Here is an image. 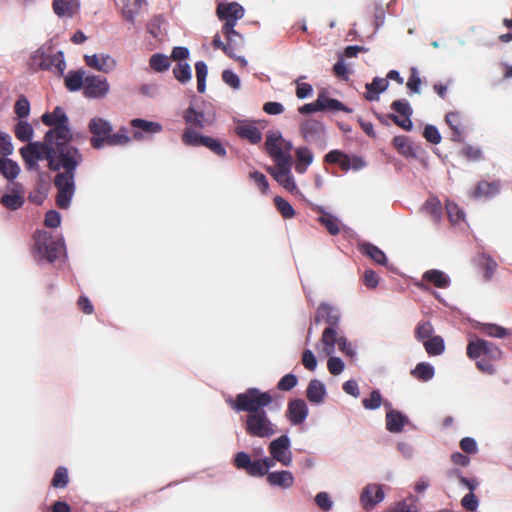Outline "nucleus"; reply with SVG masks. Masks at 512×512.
I'll return each instance as SVG.
<instances>
[{
  "mask_svg": "<svg viewBox=\"0 0 512 512\" xmlns=\"http://www.w3.org/2000/svg\"><path fill=\"white\" fill-rule=\"evenodd\" d=\"M46 140L49 141L48 168L58 172L54 177V186L57 189L56 204L60 209H67L75 194L76 169L83 162V155L71 144L72 140Z\"/></svg>",
  "mask_w": 512,
  "mask_h": 512,
  "instance_id": "f257e3e1",
  "label": "nucleus"
},
{
  "mask_svg": "<svg viewBox=\"0 0 512 512\" xmlns=\"http://www.w3.org/2000/svg\"><path fill=\"white\" fill-rule=\"evenodd\" d=\"M273 397L269 392H263L258 388H248L243 393L236 395L234 399L227 400L229 406L236 412L254 414L264 411L269 406Z\"/></svg>",
  "mask_w": 512,
  "mask_h": 512,
  "instance_id": "f03ea898",
  "label": "nucleus"
},
{
  "mask_svg": "<svg viewBox=\"0 0 512 512\" xmlns=\"http://www.w3.org/2000/svg\"><path fill=\"white\" fill-rule=\"evenodd\" d=\"M63 248L59 240L53 239L46 231H36L34 234L33 255L37 261L46 260L53 263Z\"/></svg>",
  "mask_w": 512,
  "mask_h": 512,
  "instance_id": "7ed1b4c3",
  "label": "nucleus"
},
{
  "mask_svg": "<svg viewBox=\"0 0 512 512\" xmlns=\"http://www.w3.org/2000/svg\"><path fill=\"white\" fill-rule=\"evenodd\" d=\"M41 120L45 125L53 126V128L46 132L45 139L72 140L68 117L61 107L57 106L51 113H44Z\"/></svg>",
  "mask_w": 512,
  "mask_h": 512,
  "instance_id": "20e7f679",
  "label": "nucleus"
},
{
  "mask_svg": "<svg viewBox=\"0 0 512 512\" xmlns=\"http://www.w3.org/2000/svg\"><path fill=\"white\" fill-rule=\"evenodd\" d=\"M244 428L248 435L258 438H270L277 432L276 425L264 410L259 413L247 414Z\"/></svg>",
  "mask_w": 512,
  "mask_h": 512,
  "instance_id": "39448f33",
  "label": "nucleus"
},
{
  "mask_svg": "<svg viewBox=\"0 0 512 512\" xmlns=\"http://www.w3.org/2000/svg\"><path fill=\"white\" fill-rule=\"evenodd\" d=\"M291 149V142L285 140L279 132H271L267 134L265 150L276 164L291 161Z\"/></svg>",
  "mask_w": 512,
  "mask_h": 512,
  "instance_id": "423d86ee",
  "label": "nucleus"
},
{
  "mask_svg": "<svg viewBox=\"0 0 512 512\" xmlns=\"http://www.w3.org/2000/svg\"><path fill=\"white\" fill-rule=\"evenodd\" d=\"M466 353L470 359L484 357L489 360L498 361L503 356L502 350L496 344L481 338L470 341L467 345Z\"/></svg>",
  "mask_w": 512,
  "mask_h": 512,
  "instance_id": "0eeeda50",
  "label": "nucleus"
},
{
  "mask_svg": "<svg viewBox=\"0 0 512 512\" xmlns=\"http://www.w3.org/2000/svg\"><path fill=\"white\" fill-rule=\"evenodd\" d=\"M88 131L91 134L90 144L92 148L101 149L107 144L113 126L104 118L94 117L88 123Z\"/></svg>",
  "mask_w": 512,
  "mask_h": 512,
  "instance_id": "6e6552de",
  "label": "nucleus"
},
{
  "mask_svg": "<svg viewBox=\"0 0 512 512\" xmlns=\"http://www.w3.org/2000/svg\"><path fill=\"white\" fill-rule=\"evenodd\" d=\"M217 16L221 21H224L222 33H232V28L237 24V21L244 16L243 7L236 3H220L217 6Z\"/></svg>",
  "mask_w": 512,
  "mask_h": 512,
  "instance_id": "1a4fd4ad",
  "label": "nucleus"
},
{
  "mask_svg": "<svg viewBox=\"0 0 512 512\" xmlns=\"http://www.w3.org/2000/svg\"><path fill=\"white\" fill-rule=\"evenodd\" d=\"M49 141L30 142L20 149V154L28 169L37 166L39 160H48Z\"/></svg>",
  "mask_w": 512,
  "mask_h": 512,
  "instance_id": "9d476101",
  "label": "nucleus"
},
{
  "mask_svg": "<svg viewBox=\"0 0 512 512\" xmlns=\"http://www.w3.org/2000/svg\"><path fill=\"white\" fill-rule=\"evenodd\" d=\"M324 161L328 164H338L344 172L350 169L358 171L365 166V162L361 157L356 155L350 157L341 150H331L325 155Z\"/></svg>",
  "mask_w": 512,
  "mask_h": 512,
  "instance_id": "9b49d317",
  "label": "nucleus"
},
{
  "mask_svg": "<svg viewBox=\"0 0 512 512\" xmlns=\"http://www.w3.org/2000/svg\"><path fill=\"white\" fill-rule=\"evenodd\" d=\"M110 92V84L108 80L100 75L86 76L83 95L90 99H103Z\"/></svg>",
  "mask_w": 512,
  "mask_h": 512,
  "instance_id": "f8f14e48",
  "label": "nucleus"
},
{
  "mask_svg": "<svg viewBox=\"0 0 512 512\" xmlns=\"http://www.w3.org/2000/svg\"><path fill=\"white\" fill-rule=\"evenodd\" d=\"M391 109L398 113L399 116L395 114H389L387 117L405 131H411L413 128V123L411 120L413 111L408 101L405 99L395 100L391 104Z\"/></svg>",
  "mask_w": 512,
  "mask_h": 512,
  "instance_id": "ddd939ff",
  "label": "nucleus"
},
{
  "mask_svg": "<svg viewBox=\"0 0 512 512\" xmlns=\"http://www.w3.org/2000/svg\"><path fill=\"white\" fill-rule=\"evenodd\" d=\"M291 441L287 435H281L269 444V453L272 458L283 466H290L292 463Z\"/></svg>",
  "mask_w": 512,
  "mask_h": 512,
  "instance_id": "4468645a",
  "label": "nucleus"
},
{
  "mask_svg": "<svg viewBox=\"0 0 512 512\" xmlns=\"http://www.w3.org/2000/svg\"><path fill=\"white\" fill-rule=\"evenodd\" d=\"M290 166H291V161H285V162L276 164V166L274 168H268V172L287 191H289L291 193H298L299 190L295 183L294 177L291 174Z\"/></svg>",
  "mask_w": 512,
  "mask_h": 512,
  "instance_id": "2eb2a0df",
  "label": "nucleus"
},
{
  "mask_svg": "<svg viewBox=\"0 0 512 512\" xmlns=\"http://www.w3.org/2000/svg\"><path fill=\"white\" fill-rule=\"evenodd\" d=\"M315 324L325 323L327 327L339 328L341 322L340 310L327 302H322L316 309Z\"/></svg>",
  "mask_w": 512,
  "mask_h": 512,
  "instance_id": "dca6fc26",
  "label": "nucleus"
},
{
  "mask_svg": "<svg viewBox=\"0 0 512 512\" xmlns=\"http://www.w3.org/2000/svg\"><path fill=\"white\" fill-rule=\"evenodd\" d=\"M384 491L379 484H368L361 493V503L365 510H372L378 503L383 501Z\"/></svg>",
  "mask_w": 512,
  "mask_h": 512,
  "instance_id": "f3484780",
  "label": "nucleus"
},
{
  "mask_svg": "<svg viewBox=\"0 0 512 512\" xmlns=\"http://www.w3.org/2000/svg\"><path fill=\"white\" fill-rule=\"evenodd\" d=\"M301 135L307 142H317L325 135V128L322 122L315 119L305 120L300 127Z\"/></svg>",
  "mask_w": 512,
  "mask_h": 512,
  "instance_id": "a211bd4d",
  "label": "nucleus"
},
{
  "mask_svg": "<svg viewBox=\"0 0 512 512\" xmlns=\"http://www.w3.org/2000/svg\"><path fill=\"white\" fill-rule=\"evenodd\" d=\"M130 126L139 130L133 132V139L140 141L144 138V134H157L163 128L158 122L148 121L141 118H135L130 121Z\"/></svg>",
  "mask_w": 512,
  "mask_h": 512,
  "instance_id": "6ab92c4d",
  "label": "nucleus"
},
{
  "mask_svg": "<svg viewBox=\"0 0 512 512\" xmlns=\"http://www.w3.org/2000/svg\"><path fill=\"white\" fill-rule=\"evenodd\" d=\"M308 415V408L304 400L294 399L288 403L286 417L292 425L302 424Z\"/></svg>",
  "mask_w": 512,
  "mask_h": 512,
  "instance_id": "aec40b11",
  "label": "nucleus"
},
{
  "mask_svg": "<svg viewBox=\"0 0 512 512\" xmlns=\"http://www.w3.org/2000/svg\"><path fill=\"white\" fill-rule=\"evenodd\" d=\"M84 60L87 66L103 73H109L116 67V60L107 54L85 55Z\"/></svg>",
  "mask_w": 512,
  "mask_h": 512,
  "instance_id": "412c9836",
  "label": "nucleus"
},
{
  "mask_svg": "<svg viewBox=\"0 0 512 512\" xmlns=\"http://www.w3.org/2000/svg\"><path fill=\"white\" fill-rule=\"evenodd\" d=\"M25 202L24 192L20 184L15 183L12 193L3 194L0 203L6 209L15 211L20 209Z\"/></svg>",
  "mask_w": 512,
  "mask_h": 512,
  "instance_id": "4be33fe9",
  "label": "nucleus"
},
{
  "mask_svg": "<svg viewBox=\"0 0 512 512\" xmlns=\"http://www.w3.org/2000/svg\"><path fill=\"white\" fill-rule=\"evenodd\" d=\"M342 337L340 335V327H326L321 336L322 353L325 356H330L335 351V345L339 342Z\"/></svg>",
  "mask_w": 512,
  "mask_h": 512,
  "instance_id": "5701e85b",
  "label": "nucleus"
},
{
  "mask_svg": "<svg viewBox=\"0 0 512 512\" xmlns=\"http://www.w3.org/2000/svg\"><path fill=\"white\" fill-rule=\"evenodd\" d=\"M236 134L251 144H258L262 140V133L252 122H243L235 129Z\"/></svg>",
  "mask_w": 512,
  "mask_h": 512,
  "instance_id": "b1692460",
  "label": "nucleus"
},
{
  "mask_svg": "<svg viewBox=\"0 0 512 512\" xmlns=\"http://www.w3.org/2000/svg\"><path fill=\"white\" fill-rule=\"evenodd\" d=\"M54 13L59 17H73L79 10L78 0H53Z\"/></svg>",
  "mask_w": 512,
  "mask_h": 512,
  "instance_id": "393cba45",
  "label": "nucleus"
},
{
  "mask_svg": "<svg viewBox=\"0 0 512 512\" xmlns=\"http://www.w3.org/2000/svg\"><path fill=\"white\" fill-rule=\"evenodd\" d=\"M445 121L449 128L452 130L451 139L455 142H461L464 133V125L461 114L459 112H449L445 116Z\"/></svg>",
  "mask_w": 512,
  "mask_h": 512,
  "instance_id": "a878e982",
  "label": "nucleus"
},
{
  "mask_svg": "<svg viewBox=\"0 0 512 512\" xmlns=\"http://www.w3.org/2000/svg\"><path fill=\"white\" fill-rule=\"evenodd\" d=\"M267 482L271 486H278L287 489L293 486L294 476L290 471L287 470L270 472L267 475Z\"/></svg>",
  "mask_w": 512,
  "mask_h": 512,
  "instance_id": "bb28decb",
  "label": "nucleus"
},
{
  "mask_svg": "<svg viewBox=\"0 0 512 512\" xmlns=\"http://www.w3.org/2000/svg\"><path fill=\"white\" fill-rule=\"evenodd\" d=\"M407 422L408 418L397 410L386 413V429L391 433L401 432Z\"/></svg>",
  "mask_w": 512,
  "mask_h": 512,
  "instance_id": "cd10ccee",
  "label": "nucleus"
},
{
  "mask_svg": "<svg viewBox=\"0 0 512 512\" xmlns=\"http://www.w3.org/2000/svg\"><path fill=\"white\" fill-rule=\"evenodd\" d=\"M306 397L311 403H322L326 397V389L324 384L317 379L311 380L306 390Z\"/></svg>",
  "mask_w": 512,
  "mask_h": 512,
  "instance_id": "c85d7f7f",
  "label": "nucleus"
},
{
  "mask_svg": "<svg viewBox=\"0 0 512 512\" xmlns=\"http://www.w3.org/2000/svg\"><path fill=\"white\" fill-rule=\"evenodd\" d=\"M41 67L47 70L54 68L59 75H63L66 69V62L63 52L58 51L53 55L45 56L42 60Z\"/></svg>",
  "mask_w": 512,
  "mask_h": 512,
  "instance_id": "c756f323",
  "label": "nucleus"
},
{
  "mask_svg": "<svg viewBox=\"0 0 512 512\" xmlns=\"http://www.w3.org/2000/svg\"><path fill=\"white\" fill-rule=\"evenodd\" d=\"M86 81L85 72L83 70H71L68 72L64 79L65 87L71 91H78L84 89Z\"/></svg>",
  "mask_w": 512,
  "mask_h": 512,
  "instance_id": "7c9ffc66",
  "label": "nucleus"
},
{
  "mask_svg": "<svg viewBox=\"0 0 512 512\" xmlns=\"http://www.w3.org/2000/svg\"><path fill=\"white\" fill-rule=\"evenodd\" d=\"M318 101L321 102L322 108H320V111H342L346 113L351 112L350 108L345 106L337 99L329 98L324 91L318 94Z\"/></svg>",
  "mask_w": 512,
  "mask_h": 512,
  "instance_id": "2f4dec72",
  "label": "nucleus"
},
{
  "mask_svg": "<svg viewBox=\"0 0 512 512\" xmlns=\"http://www.w3.org/2000/svg\"><path fill=\"white\" fill-rule=\"evenodd\" d=\"M422 280L432 283L437 288H446L450 284V279L448 276L444 272L437 269L426 271L423 274Z\"/></svg>",
  "mask_w": 512,
  "mask_h": 512,
  "instance_id": "473e14b6",
  "label": "nucleus"
},
{
  "mask_svg": "<svg viewBox=\"0 0 512 512\" xmlns=\"http://www.w3.org/2000/svg\"><path fill=\"white\" fill-rule=\"evenodd\" d=\"M295 170L299 174H304L308 166L313 162V154L307 147H299L296 150Z\"/></svg>",
  "mask_w": 512,
  "mask_h": 512,
  "instance_id": "72a5a7b5",
  "label": "nucleus"
},
{
  "mask_svg": "<svg viewBox=\"0 0 512 512\" xmlns=\"http://www.w3.org/2000/svg\"><path fill=\"white\" fill-rule=\"evenodd\" d=\"M144 3V0H125L122 8L125 20L134 23L135 17L140 13Z\"/></svg>",
  "mask_w": 512,
  "mask_h": 512,
  "instance_id": "f704fd0d",
  "label": "nucleus"
},
{
  "mask_svg": "<svg viewBox=\"0 0 512 512\" xmlns=\"http://www.w3.org/2000/svg\"><path fill=\"white\" fill-rule=\"evenodd\" d=\"M360 250L363 254L371 258L377 264L386 265L387 257L385 253L377 246L371 243H363L360 245Z\"/></svg>",
  "mask_w": 512,
  "mask_h": 512,
  "instance_id": "c9c22d12",
  "label": "nucleus"
},
{
  "mask_svg": "<svg viewBox=\"0 0 512 512\" xmlns=\"http://www.w3.org/2000/svg\"><path fill=\"white\" fill-rule=\"evenodd\" d=\"M499 191V184L497 182L480 181L477 183L472 196L474 198L493 196Z\"/></svg>",
  "mask_w": 512,
  "mask_h": 512,
  "instance_id": "e433bc0d",
  "label": "nucleus"
},
{
  "mask_svg": "<svg viewBox=\"0 0 512 512\" xmlns=\"http://www.w3.org/2000/svg\"><path fill=\"white\" fill-rule=\"evenodd\" d=\"M183 119L186 124L197 128H204L206 125L204 113L195 110L193 107H189L184 111Z\"/></svg>",
  "mask_w": 512,
  "mask_h": 512,
  "instance_id": "4c0bfd02",
  "label": "nucleus"
},
{
  "mask_svg": "<svg viewBox=\"0 0 512 512\" xmlns=\"http://www.w3.org/2000/svg\"><path fill=\"white\" fill-rule=\"evenodd\" d=\"M388 87V81L384 78H374L371 83L366 84L367 94L365 98L369 101L377 99V95L385 91Z\"/></svg>",
  "mask_w": 512,
  "mask_h": 512,
  "instance_id": "58836bf2",
  "label": "nucleus"
},
{
  "mask_svg": "<svg viewBox=\"0 0 512 512\" xmlns=\"http://www.w3.org/2000/svg\"><path fill=\"white\" fill-rule=\"evenodd\" d=\"M212 45L215 49H221L228 57L237 60L242 66L247 65V61L244 57L237 56L234 53V48L231 45H227V43L222 42L219 34H216L213 37Z\"/></svg>",
  "mask_w": 512,
  "mask_h": 512,
  "instance_id": "ea45409f",
  "label": "nucleus"
},
{
  "mask_svg": "<svg viewBox=\"0 0 512 512\" xmlns=\"http://www.w3.org/2000/svg\"><path fill=\"white\" fill-rule=\"evenodd\" d=\"M20 172V168L18 164L9 159V158H2L0 160V173L8 180L15 179Z\"/></svg>",
  "mask_w": 512,
  "mask_h": 512,
  "instance_id": "a19ab883",
  "label": "nucleus"
},
{
  "mask_svg": "<svg viewBox=\"0 0 512 512\" xmlns=\"http://www.w3.org/2000/svg\"><path fill=\"white\" fill-rule=\"evenodd\" d=\"M423 345L430 356H438L442 354L445 349L444 340L441 336H432L425 340Z\"/></svg>",
  "mask_w": 512,
  "mask_h": 512,
  "instance_id": "79ce46f5",
  "label": "nucleus"
},
{
  "mask_svg": "<svg viewBox=\"0 0 512 512\" xmlns=\"http://www.w3.org/2000/svg\"><path fill=\"white\" fill-rule=\"evenodd\" d=\"M411 375L419 381H429L434 376V368L429 363L421 362L411 371Z\"/></svg>",
  "mask_w": 512,
  "mask_h": 512,
  "instance_id": "37998d69",
  "label": "nucleus"
},
{
  "mask_svg": "<svg viewBox=\"0 0 512 512\" xmlns=\"http://www.w3.org/2000/svg\"><path fill=\"white\" fill-rule=\"evenodd\" d=\"M423 210L428 213L436 223L440 221L442 215V205L438 198L431 197L427 199L423 205Z\"/></svg>",
  "mask_w": 512,
  "mask_h": 512,
  "instance_id": "c03bdc74",
  "label": "nucleus"
},
{
  "mask_svg": "<svg viewBox=\"0 0 512 512\" xmlns=\"http://www.w3.org/2000/svg\"><path fill=\"white\" fill-rule=\"evenodd\" d=\"M15 136L21 142H29L34 134L33 127L26 121H19L14 129Z\"/></svg>",
  "mask_w": 512,
  "mask_h": 512,
  "instance_id": "a18cd8bd",
  "label": "nucleus"
},
{
  "mask_svg": "<svg viewBox=\"0 0 512 512\" xmlns=\"http://www.w3.org/2000/svg\"><path fill=\"white\" fill-rule=\"evenodd\" d=\"M479 331L486 336L494 338H504L508 335L507 330L497 324L485 323L478 327Z\"/></svg>",
  "mask_w": 512,
  "mask_h": 512,
  "instance_id": "49530a36",
  "label": "nucleus"
},
{
  "mask_svg": "<svg viewBox=\"0 0 512 512\" xmlns=\"http://www.w3.org/2000/svg\"><path fill=\"white\" fill-rule=\"evenodd\" d=\"M205 137L191 128H186L182 134V142L187 146H203Z\"/></svg>",
  "mask_w": 512,
  "mask_h": 512,
  "instance_id": "de8ad7c7",
  "label": "nucleus"
},
{
  "mask_svg": "<svg viewBox=\"0 0 512 512\" xmlns=\"http://www.w3.org/2000/svg\"><path fill=\"white\" fill-rule=\"evenodd\" d=\"M150 67L157 72H164L170 67V58L166 55L156 53L149 60Z\"/></svg>",
  "mask_w": 512,
  "mask_h": 512,
  "instance_id": "09e8293b",
  "label": "nucleus"
},
{
  "mask_svg": "<svg viewBox=\"0 0 512 512\" xmlns=\"http://www.w3.org/2000/svg\"><path fill=\"white\" fill-rule=\"evenodd\" d=\"M480 264L482 269L484 270V278L486 281H489L494 276V273L497 269V263L494 259H492L487 254H482L480 256Z\"/></svg>",
  "mask_w": 512,
  "mask_h": 512,
  "instance_id": "8fccbe9b",
  "label": "nucleus"
},
{
  "mask_svg": "<svg viewBox=\"0 0 512 512\" xmlns=\"http://www.w3.org/2000/svg\"><path fill=\"white\" fill-rule=\"evenodd\" d=\"M318 221L327 229L331 235H338L340 233L339 222L337 218L329 213H324L318 218Z\"/></svg>",
  "mask_w": 512,
  "mask_h": 512,
  "instance_id": "3c124183",
  "label": "nucleus"
},
{
  "mask_svg": "<svg viewBox=\"0 0 512 512\" xmlns=\"http://www.w3.org/2000/svg\"><path fill=\"white\" fill-rule=\"evenodd\" d=\"M130 142V137L127 135V130L125 127H121L116 133L113 131L110 134V137L107 141L108 146H124Z\"/></svg>",
  "mask_w": 512,
  "mask_h": 512,
  "instance_id": "603ef678",
  "label": "nucleus"
},
{
  "mask_svg": "<svg viewBox=\"0 0 512 512\" xmlns=\"http://www.w3.org/2000/svg\"><path fill=\"white\" fill-rule=\"evenodd\" d=\"M196 77H197V90L199 93H204L206 89L207 65L203 61H198L195 64Z\"/></svg>",
  "mask_w": 512,
  "mask_h": 512,
  "instance_id": "864d4df0",
  "label": "nucleus"
},
{
  "mask_svg": "<svg viewBox=\"0 0 512 512\" xmlns=\"http://www.w3.org/2000/svg\"><path fill=\"white\" fill-rule=\"evenodd\" d=\"M434 328L429 321H420L415 328V338L424 342L432 337Z\"/></svg>",
  "mask_w": 512,
  "mask_h": 512,
  "instance_id": "5fc2aeb1",
  "label": "nucleus"
},
{
  "mask_svg": "<svg viewBox=\"0 0 512 512\" xmlns=\"http://www.w3.org/2000/svg\"><path fill=\"white\" fill-rule=\"evenodd\" d=\"M446 212H447L449 221L452 224H458L464 220L463 210L454 202H451V201L446 202Z\"/></svg>",
  "mask_w": 512,
  "mask_h": 512,
  "instance_id": "6e6d98bb",
  "label": "nucleus"
},
{
  "mask_svg": "<svg viewBox=\"0 0 512 512\" xmlns=\"http://www.w3.org/2000/svg\"><path fill=\"white\" fill-rule=\"evenodd\" d=\"M68 482L69 476L67 468L63 466L58 467L54 472L51 486L54 488H65L68 485Z\"/></svg>",
  "mask_w": 512,
  "mask_h": 512,
  "instance_id": "4d7b16f0",
  "label": "nucleus"
},
{
  "mask_svg": "<svg viewBox=\"0 0 512 512\" xmlns=\"http://www.w3.org/2000/svg\"><path fill=\"white\" fill-rule=\"evenodd\" d=\"M274 204H275L277 210L279 211V213L284 218L289 219V218H292L295 216L294 208L291 206V204L288 201H286L281 196H276L274 198Z\"/></svg>",
  "mask_w": 512,
  "mask_h": 512,
  "instance_id": "13d9d810",
  "label": "nucleus"
},
{
  "mask_svg": "<svg viewBox=\"0 0 512 512\" xmlns=\"http://www.w3.org/2000/svg\"><path fill=\"white\" fill-rule=\"evenodd\" d=\"M174 77L181 83H186L191 80V68L187 63L179 62L173 68Z\"/></svg>",
  "mask_w": 512,
  "mask_h": 512,
  "instance_id": "bf43d9fd",
  "label": "nucleus"
},
{
  "mask_svg": "<svg viewBox=\"0 0 512 512\" xmlns=\"http://www.w3.org/2000/svg\"><path fill=\"white\" fill-rule=\"evenodd\" d=\"M417 500L410 496L403 501L398 502L390 512H417Z\"/></svg>",
  "mask_w": 512,
  "mask_h": 512,
  "instance_id": "052dcab7",
  "label": "nucleus"
},
{
  "mask_svg": "<svg viewBox=\"0 0 512 512\" xmlns=\"http://www.w3.org/2000/svg\"><path fill=\"white\" fill-rule=\"evenodd\" d=\"M393 145L397 151L404 156H410L413 154V149L406 136H395L393 139Z\"/></svg>",
  "mask_w": 512,
  "mask_h": 512,
  "instance_id": "680f3d73",
  "label": "nucleus"
},
{
  "mask_svg": "<svg viewBox=\"0 0 512 512\" xmlns=\"http://www.w3.org/2000/svg\"><path fill=\"white\" fill-rule=\"evenodd\" d=\"M249 178L255 183L262 194H267L269 190V183L263 173L259 171L250 172Z\"/></svg>",
  "mask_w": 512,
  "mask_h": 512,
  "instance_id": "e2e57ef3",
  "label": "nucleus"
},
{
  "mask_svg": "<svg viewBox=\"0 0 512 512\" xmlns=\"http://www.w3.org/2000/svg\"><path fill=\"white\" fill-rule=\"evenodd\" d=\"M14 112L18 118H26L30 113V103L28 99L21 95L14 105Z\"/></svg>",
  "mask_w": 512,
  "mask_h": 512,
  "instance_id": "0e129e2a",
  "label": "nucleus"
},
{
  "mask_svg": "<svg viewBox=\"0 0 512 512\" xmlns=\"http://www.w3.org/2000/svg\"><path fill=\"white\" fill-rule=\"evenodd\" d=\"M246 472L253 477H262L267 474V465H265L262 459L251 460Z\"/></svg>",
  "mask_w": 512,
  "mask_h": 512,
  "instance_id": "69168bd1",
  "label": "nucleus"
},
{
  "mask_svg": "<svg viewBox=\"0 0 512 512\" xmlns=\"http://www.w3.org/2000/svg\"><path fill=\"white\" fill-rule=\"evenodd\" d=\"M298 383V379L294 374H286L277 383V389L280 391H290Z\"/></svg>",
  "mask_w": 512,
  "mask_h": 512,
  "instance_id": "338daca9",
  "label": "nucleus"
},
{
  "mask_svg": "<svg viewBox=\"0 0 512 512\" xmlns=\"http://www.w3.org/2000/svg\"><path fill=\"white\" fill-rule=\"evenodd\" d=\"M382 396L378 390H374L371 392L369 398H364L362 400V405L369 410L377 409L381 406Z\"/></svg>",
  "mask_w": 512,
  "mask_h": 512,
  "instance_id": "774afa93",
  "label": "nucleus"
}]
</instances>
